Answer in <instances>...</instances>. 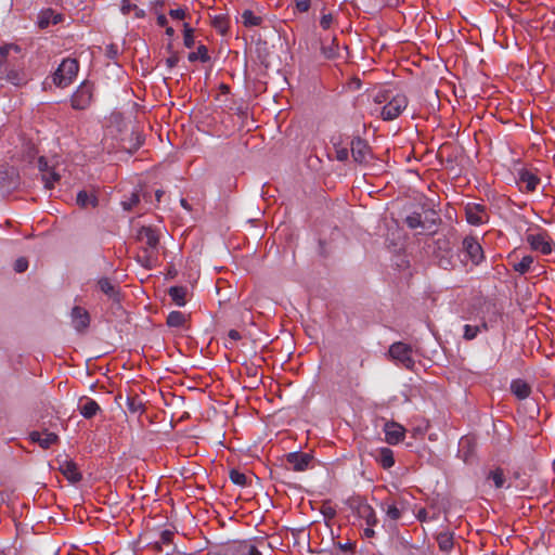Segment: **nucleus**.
Segmentation results:
<instances>
[{
  "instance_id": "6e6d98bb",
  "label": "nucleus",
  "mask_w": 555,
  "mask_h": 555,
  "mask_svg": "<svg viewBox=\"0 0 555 555\" xmlns=\"http://www.w3.org/2000/svg\"><path fill=\"white\" fill-rule=\"evenodd\" d=\"M364 534H365V537L371 538L375 534V532L372 528H366V529H364Z\"/></svg>"
},
{
  "instance_id": "393cba45",
  "label": "nucleus",
  "mask_w": 555,
  "mask_h": 555,
  "mask_svg": "<svg viewBox=\"0 0 555 555\" xmlns=\"http://www.w3.org/2000/svg\"><path fill=\"white\" fill-rule=\"evenodd\" d=\"M171 300L179 307H183L186 302V288L183 286H171L168 291Z\"/></svg>"
},
{
  "instance_id": "603ef678",
  "label": "nucleus",
  "mask_w": 555,
  "mask_h": 555,
  "mask_svg": "<svg viewBox=\"0 0 555 555\" xmlns=\"http://www.w3.org/2000/svg\"><path fill=\"white\" fill-rule=\"evenodd\" d=\"M228 336H229V338H230L231 340H234V341L240 340V339H241V337H242V336H241V334H240V332H238V331H236V330H231V331H229Z\"/></svg>"
},
{
  "instance_id": "e433bc0d",
  "label": "nucleus",
  "mask_w": 555,
  "mask_h": 555,
  "mask_svg": "<svg viewBox=\"0 0 555 555\" xmlns=\"http://www.w3.org/2000/svg\"><path fill=\"white\" fill-rule=\"evenodd\" d=\"M127 408L132 413H142L144 410L143 403L137 398H128Z\"/></svg>"
},
{
  "instance_id": "7c9ffc66",
  "label": "nucleus",
  "mask_w": 555,
  "mask_h": 555,
  "mask_svg": "<svg viewBox=\"0 0 555 555\" xmlns=\"http://www.w3.org/2000/svg\"><path fill=\"white\" fill-rule=\"evenodd\" d=\"M241 20L246 27L258 26L261 23V17L254 14L250 10H245L241 15Z\"/></svg>"
},
{
  "instance_id": "37998d69",
  "label": "nucleus",
  "mask_w": 555,
  "mask_h": 555,
  "mask_svg": "<svg viewBox=\"0 0 555 555\" xmlns=\"http://www.w3.org/2000/svg\"><path fill=\"white\" fill-rule=\"evenodd\" d=\"M28 268V261L26 258H18L14 263V270L18 273L26 271Z\"/></svg>"
},
{
  "instance_id": "72a5a7b5",
  "label": "nucleus",
  "mask_w": 555,
  "mask_h": 555,
  "mask_svg": "<svg viewBox=\"0 0 555 555\" xmlns=\"http://www.w3.org/2000/svg\"><path fill=\"white\" fill-rule=\"evenodd\" d=\"M488 479H491L493 481L494 487L496 489H501L505 486V478H504L503 470L501 468L491 470L488 475Z\"/></svg>"
},
{
  "instance_id": "dca6fc26",
  "label": "nucleus",
  "mask_w": 555,
  "mask_h": 555,
  "mask_svg": "<svg viewBox=\"0 0 555 555\" xmlns=\"http://www.w3.org/2000/svg\"><path fill=\"white\" fill-rule=\"evenodd\" d=\"M374 460L385 469H389L395 465L393 452L391 449L383 447L372 451Z\"/></svg>"
},
{
  "instance_id": "4d7b16f0",
  "label": "nucleus",
  "mask_w": 555,
  "mask_h": 555,
  "mask_svg": "<svg viewBox=\"0 0 555 555\" xmlns=\"http://www.w3.org/2000/svg\"><path fill=\"white\" fill-rule=\"evenodd\" d=\"M166 35L168 37H172L175 35V29L172 27H166Z\"/></svg>"
},
{
  "instance_id": "c03bdc74",
  "label": "nucleus",
  "mask_w": 555,
  "mask_h": 555,
  "mask_svg": "<svg viewBox=\"0 0 555 555\" xmlns=\"http://www.w3.org/2000/svg\"><path fill=\"white\" fill-rule=\"evenodd\" d=\"M333 16L332 14H323L320 20V25L323 29H328L332 25Z\"/></svg>"
},
{
  "instance_id": "f8f14e48",
  "label": "nucleus",
  "mask_w": 555,
  "mask_h": 555,
  "mask_svg": "<svg viewBox=\"0 0 555 555\" xmlns=\"http://www.w3.org/2000/svg\"><path fill=\"white\" fill-rule=\"evenodd\" d=\"M351 155L359 164L366 163L371 158V150L365 141L356 138L351 141Z\"/></svg>"
},
{
  "instance_id": "bb28decb",
  "label": "nucleus",
  "mask_w": 555,
  "mask_h": 555,
  "mask_svg": "<svg viewBox=\"0 0 555 555\" xmlns=\"http://www.w3.org/2000/svg\"><path fill=\"white\" fill-rule=\"evenodd\" d=\"M380 506L382 509L385 512L386 517L392 521H397L402 515L401 511L395 503L385 502L382 503Z\"/></svg>"
},
{
  "instance_id": "09e8293b",
  "label": "nucleus",
  "mask_w": 555,
  "mask_h": 555,
  "mask_svg": "<svg viewBox=\"0 0 555 555\" xmlns=\"http://www.w3.org/2000/svg\"><path fill=\"white\" fill-rule=\"evenodd\" d=\"M349 152L347 149L341 147L336 151V158L340 162H344L348 158Z\"/></svg>"
},
{
  "instance_id": "79ce46f5",
  "label": "nucleus",
  "mask_w": 555,
  "mask_h": 555,
  "mask_svg": "<svg viewBox=\"0 0 555 555\" xmlns=\"http://www.w3.org/2000/svg\"><path fill=\"white\" fill-rule=\"evenodd\" d=\"M11 50L18 52L20 48L15 44H5L0 47V62L7 57Z\"/></svg>"
},
{
  "instance_id": "4468645a",
  "label": "nucleus",
  "mask_w": 555,
  "mask_h": 555,
  "mask_svg": "<svg viewBox=\"0 0 555 555\" xmlns=\"http://www.w3.org/2000/svg\"><path fill=\"white\" fill-rule=\"evenodd\" d=\"M96 285L99 289L108 297V299L115 302L119 301V286L116 281L108 278H101L98 280Z\"/></svg>"
},
{
  "instance_id": "6e6552de",
  "label": "nucleus",
  "mask_w": 555,
  "mask_h": 555,
  "mask_svg": "<svg viewBox=\"0 0 555 555\" xmlns=\"http://www.w3.org/2000/svg\"><path fill=\"white\" fill-rule=\"evenodd\" d=\"M463 250L474 264L480 263L483 259L482 247L475 237L469 236L463 240Z\"/></svg>"
},
{
  "instance_id": "473e14b6",
  "label": "nucleus",
  "mask_w": 555,
  "mask_h": 555,
  "mask_svg": "<svg viewBox=\"0 0 555 555\" xmlns=\"http://www.w3.org/2000/svg\"><path fill=\"white\" fill-rule=\"evenodd\" d=\"M188 59L190 62L201 61L205 63L209 61L208 50L205 46L201 44L196 51L189 54Z\"/></svg>"
},
{
  "instance_id": "9d476101",
  "label": "nucleus",
  "mask_w": 555,
  "mask_h": 555,
  "mask_svg": "<svg viewBox=\"0 0 555 555\" xmlns=\"http://www.w3.org/2000/svg\"><path fill=\"white\" fill-rule=\"evenodd\" d=\"M311 455L300 452H291L286 455V466L294 472H305L309 468Z\"/></svg>"
},
{
  "instance_id": "13d9d810",
  "label": "nucleus",
  "mask_w": 555,
  "mask_h": 555,
  "mask_svg": "<svg viewBox=\"0 0 555 555\" xmlns=\"http://www.w3.org/2000/svg\"><path fill=\"white\" fill-rule=\"evenodd\" d=\"M117 54V51L113 48V46L109 48L108 55L111 57H114Z\"/></svg>"
},
{
  "instance_id": "c85d7f7f",
  "label": "nucleus",
  "mask_w": 555,
  "mask_h": 555,
  "mask_svg": "<svg viewBox=\"0 0 555 555\" xmlns=\"http://www.w3.org/2000/svg\"><path fill=\"white\" fill-rule=\"evenodd\" d=\"M77 204L80 207H87L88 205L96 206L98 199L94 194H89L87 191H80L77 194Z\"/></svg>"
},
{
  "instance_id": "0e129e2a",
  "label": "nucleus",
  "mask_w": 555,
  "mask_h": 555,
  "mask_svg": "<svg viewBox=\"0 0 555 555\" xmlns=\"http://www.w3.org/2000/svg\"><path fill=\"white\" fill-rule=\"evenodd\" d=\"M422 517H425V513L424 512H421L420 515H418V518H422Z\"/></svg>"
},
{
  "instance_id": "ddd939ff",
  "label": "nucleus",
  "mask_w": 555,
  "mask_h": 555,
  "mask_svg": "<svg viewBox=\"0 0 555 555\" xmlns=\"http://www.w3.org/2000/svg\"><path fill=\"white\" fill-rule=\"evenodd\" d=\"M384 431L386 442H388L389 444L399 443L400 441L403 440L405 434L404 427L395 422L386 423Z\"/></svg>"
},
{
  "instance_id": "49530a36",
  "label": "nucleus",
  "mask_w": 555,
  "mask_h": 555,
  "mask_svg": "<svg viewBox=\"0 0 555 555\" xmlns=\"http://www.w3.org/2000/svg\"><path fill=\"white\" fill-rule=\"evenodd\" d=\"M310 7V0H296V8L300 12H307Z\"/></svg>"
},
{
  "instance_id": "a878e982",
  "label": "nucleus",
  "mask_w": 555,
  "mask_h": 555,
  "mask_svg": "<svg viewBox=\"0 0 555 555\" xmlns=\"http://www.w3.org/2000/svg\"><path fill=\"white\" fill-rule=\"evenodd\" d=\"M5 79L14 86H22L27 82V76L23 70L10 69L7 73Z\"/></svg>"
},
{
  "instance_id": "a211bd4d",
  "label": "nucleus",
  "mask_w": 555,
  "mask_h": 555,
  "mask_svg": "<svg viewBox=\"0 0 555 555\" xmlns=\"http://www.w3.org/2000/svg\"><path fill=\"white\" fill-rule=\"evenodd\" d=\"M39 169L42 172V181L44 188L48 190L53 189L55 182H57L60 179V175L54 170L48 169V164L43 160V158L39 159Z\"/></svg>"
},
{
  "instance_id": "0eeeda50",
  "label": "nucleus",
  "mask_w": 555,
  "mask_h": 555,
  "mask_svg": "<svg viewBox=\"0 0 555 555\" xmlns=\"http://www.w3.org/2000/svg\"><path fill=\"white\" fill-rule=\"evenodd\" d=\"M466 220L469 224L480 225L488 220V214L485 205L468 203L465 206Z\"/></svg>"
},
{
  "instance_id": "1a4fd4ad",
  "label": "nucleus",
  "mask_w": 555,
  "mask_h": 555,
  "mask_svg": "<svg viewBox=\"0 0 555 555\" xmlns=\"http://www.w3.org/2000/svg\"><path fill=\"white\" fill-rule=\"evenodd\" d=\"M228 555H261L255 543L250 540L234 541L227 546Z\"/></svg>"
},
{
  "instance_id": "c756f323",
  "label": "nucleus",
  "mask_w": 555,
  "mask_h": 555,
  "mask_svg": "<svg viewBox=\"0 0 555 555\" xmlns=\"http://www.w3.org/2000/svg\"><path fill=\"white\" fill-rule=\"evenodd\" d=\"M533 263L532 256H524L518 262L513 263V268L516 272L520 274L527 273Z\"/></svg>"
},
{
  "instance_id": "4c0bfd02",
  "label": "nucleus",
  "mask_w": 555,
  "mask_h": 555,
  "mask_svg": "<svg viewBox=\"0 0 555 555\" xmlns=\"http://www.w3.org/2000/svg\"><path fill=\"white\" fill-rule=\"evenodd\" d=\"M212 25L221 34H225L228 30L227 18L222 15L215 16L212 20Z\"/></svg>"
},
{
  "instance_id": "4be33fe9",
  "label": "nucleus",
  "mask_w": 555,
  "mask_h": 555,
  "mask_svg": "<svg viewBox=\"0 0 555 555\" xmlns=\"http://www.w3.org/2000/svg\"><path fill=\"white\" fill-rule=\"evenodd\" d=\"M519 182L525 184V188L528 192H532L537 189L540 179L529 170H520Z\"/></svg>"
},
{
  "instance_id": "864d4df0",
  "label": "nucleus",
  "mask_w": 555,
  "mask_h": 555,
  "mask_svg": "<svg viewBox=\"0 0 555 555\" xmlns=\"http://www.w3.org/2000/svg\"><path fill=\"white\" fill-rule=\"evenodd\" d=\"M168 21L167 17L164 14H159L157 16V24L162 27H165L167 25Z\"/></svg>"
},
{
  "instance_id": "de8ad7c7",
  "label": "nucleus",
  "mask_w": 555,
  "mask_h": 555,
  "mask_svg": "<svg viewBox=\"0 0 555 555\" xmlns=\"http://www.w3.org/2000/svg\"><path fill=\"white\" fill-rule=\"evenodd\" d=\"M169 15L176 20H183L185 16V11L183 9H173L169 11Z\"/></svg>"
},
{
  "instance_id": "052dcab7",
  "label": "nucleus",
  "mask_w": 555,
  "mask_h": 555,
  "mask_svg": "<svg viewBox=\"0 0 555 555\" xmlns=\"http://www.w3.org/2000/svg\"><path fill=\"white\" fill-rule=\"evenodd\" d=\"M162 195H163V191H159V190H158V191H156V197H157V199H159Z\"/></svg>"
},
{
  "instance_id": "58836bf2",
  "label": "nucleus",
  "mask_w": 555,
  "mask_h": 555,
  "mask_svg": "<svg viewBox=\"0 0 555 555\" xmlns=\"http://www.w3.org/2000/svg\"><path fill=\"white\" fill-rule=\"evenodd\" d=\"M230 479L233 483H235L237 486H245V483H246L245 474H243L236 469H232L230 472Z\"/></svg>"
},
{
  "instance_id": "2eb2a0df",
  "label": "nucleus",
  "mask_w": 555,
  "mask_h": 555,
  "mask_svg": "<svg viewBox=\"0 0 555 555\" xmlns=\"http://www.w3.org/2000/svg\"><path fill=\"white\" fill-rule=\"evenodd\" d=\"M70 318L73 326L78 332L86 330L90 324L89 313L81 307H74L72 309Z\"/></svg>"
},
{
  "instance_id": "a18cd8bd",
  "label": "nucleus",
  "mask_w": 555,
  "mask_h": 555,
  "mask_svg": "<svg viewBox=\"0 0 555 555\" xmlns=\"http://www.w3.org/2000/svg\"><path fill=\"white\" fill-rule=\"evenodd\" d=\"M133 9H137L135 4H132L129 0H124L121 3V12L124 14H129L133 11Z\"/></svg>"
},
{
  "instance_id": "f03ea898",
  "label": "nucleus",
  "mask_w": 555,
  "mask_h": 555,
  "mask_svg": "<svg viewBox=\"0 0 555 555\" xmlns=\"http://www.w3.org/2000/svg\"><path fill=\"white\" fill-rule=\"evenodd\" d=\"M79 65L75 59L63 60L53 75V82L61 88L69 86L76 77Z\"/></svg>"
},
{
  "instance_id": "423d86ee",
  "label": "nucleus",
  "mask_w": 555,
  "mask_h": 555,
  "mask_svg": "<svg viewBox=\"0 0 555 555\" xmlns=\"http://www.w3.org/2000/svg\"><path fill=\"white\" fill-rule=\"evenodd\" d=\"M92 100V88L89 83L82 82L72 95V106L75 109H86Z\"/></svg>"
},
{
  "instance_id": "20e7f679",
  "label": "nucleus",
  "mask_w": 555,
  "mask_h": 555,
  "mask_svg": "<svg viewBox=\"0 0 555 555\" xmlns=\"http://www.w3.org/2000/svg\"><path fill=\"white\" fill-rule=\"evenodd\" d=\"M408 106V99L404 94L392 95L383 106L380 115L384 120L397 118Z\"/></svg>"
},
{
  "instance_id": "39448f33",
  "label": "nucleus",
  "mask_w": 555,
  "mask_h": 555,
  "mask_svg": "<svg viewBox=\"0 0 555 555\" xmlns=\"http://www.w3.org/2000/svg\"><path fill=\"white\" fill-rule=\"evenodd\" d=\"M526 241L531 249L542 255H550L553 250V241L548 237L546 232L528 233Z\"/></svg>"
},
{
  "instance_id": "412c9836",
  "label": "nucleus",
  "mask_w": 555,
  "mask_h": 555,
  "mask_svg": "<svg viewBox=\"0 0 555 555\" xmlns=\"http://www.w3.org/2000/svg\"><path fill=\"white\" fill-rule=\"evenodd\" d=\"M511 390L519 400L527 399L531 393V387L522 379H514L511 383Z\"/></svg>"
},
{
  "instance_id": "c9c22d12",
  "label": "nucleus",
  "mask_w": 555,
  "mask_h": 555,
  "mask_svg": "<svg viewBox=\"0 0 555 555\" xmlns=\"http://www.w3.org/2000/svg\"><path fill=\"white\" fill-rule=\"evenodd\" d=\"M405 222L410 229H417L423 225L422 217L417 212L408 216Z\"/></svg>"
},
{
  "instance_id": "7ed1b4c3",
  "label": "nucleus",
  "mask_w": 555,
  "mask_h": 555,
  "mask_svg": "<svg viewBox=\"0 0 555 555\" xmlns=\"http://www.w3.org/2000/svg\"><path fill=\"white\" fill-rule=\"evenodd\" d=\"M389 356L393 361L405 369L411 370L414 367L413 349L410 345L401 341L393 343L389 348Z\"/></svg>"
},
{
  "instance_id": "6ab92c4d",
  "label": "nucleus",
  "mask_w": 555,
  "mask_h": 555,
  "mask_svg": "<svg viewBox=\"0 0 555 555\" xmlns=\"http://www.w3.org/2000/svg\"><path fill=\"white\" fill-rule=\"evenodd\" d=\"M78 410L85 418L93 417L101 409L100 405L90 398H83L79 401Z\"/></svg>"
},
{
  "instance_id": "8fccbe9b",
  "label": "nucleus",
  "mask_w": 555,
  "mask_h": 555,
  "mask_svg": "<svg viewBox=\"0 0 555 555\" xmlns=\"http://www.w3.org/2000/svg\"><path fill=\"white\" fill-rule=\"evenodd\" d=\"M391 96L387 92L377 93L374 98V101L378 104L387 102Z\"/></svg>"
},
{
  "instance_id": "9b49d317",
  "label": "nucleus",
  "mask_w": 555,
  "mask_h": 555,
  "mask_svg": "<svg viewBox=\"0 0 555 555\" xmlns=\"http://www.w3.org/2000/svg\"><path fill=\"white\" fill-rule=\"evenodd\" d=\"M59 470L72 483L78 482L81 479V474L78 470L76 463L67 457L59 459Z\"/></svg>"
},
{
  "instance_id": "5701e85b",
  "label": "nucleus",
  "mask_w": 555,
  "mask_h": 555,
  "mask_svg": "<svg viewBox=\"0 0 555 555\" xmlns=\"http://www.w3.org/2000/svg\"><path fill=\"white\" fill-rule=\"evenodd\" d=\"M173 537V532L170 530H163L159 534V539L156 540L153 544H151V550H155L158 552L163 551V546H167V548H170V551L173 550L171 546V540Z\"/></svg>"
},
{
  "instance_id": "f3484780",
  "label": "nucleus",
  "mask_w": 555,
  "mask_h": 555,
  "mask_svg": "<svg viewBox=\"0 0 555 555\" xmlns=\"http://www.w3.org/2000/svg\"><path fill=\"white\" fill-rule=\"evenodd\" d=\"M29 438L33 442H37L41 448L48 449L52 444L56 443L59 440V437L54 433L49 431H33L29 434Z\"/></svg>"
},
{
  "instance_id": "5fc2aeb1",
  "label": "nucleus",
  "mask_w": 555,
  "mask_h": 555,
  "mask_svg": "<svg viewBox=\"0 0 555 555\" xmlns=\"http://www.w3.org/2000/svg\"><path fill=\"white\" fill-rule=\"evenodd\" d=\"M133 12H134L135 17H138V18H142L145 15L144 11L142 9H139L138 7H137V9H133Z\"/></svg>"
},
{
  "instance_id": "f704fd0d",
  "label": "nucleus",
  "mask_w": 555,
  "mask_h": 555,
  "mask_svg": "<svg viewBox=\"0 0 555 555\" xmlns=\"http://www.w3.org/2000/svg\"><path fill=\"white\" fill-rule=\"evenodd\" d=\"M481 328L487 330L486 323L481 326L466 324L464 326V338L467 340L474 339L480 333Z\"/></svg>"
},
{
  "instance_id": "ea45409f",
  "label": "nucleus",
  "mask_w": 555,
  "mask_h": 555,
  "mask_svg": "<svg viewBox=\"0 0 555 555\" xmlns=\"http://www.w3.org/2000/svg\"><path fill=\"white\" fill-rule=\"evenodd\" d=\"M184 46L186 48H192L194 46V36L193 29L189 26V24H184Z\"/></svg>"
},
{
  "instance_id": "aec40b11",
  "label": "nucleus",
  "mask_w": 555,
  "mask_h": 555,
  "mask_svg": "<svg viewBox=\"0 0 555 555\" xmlns=\"http://www.w3.org/2000/svg\"><path fill=\"white\" fill-rule=\"evenodd\" d=\"M62 21V17L60 14H56L53 10L47 9L42 10L38 15V26L40 28H47L49 25L57 24Z\"/></svg>"
},
{
  "instance_id": "b1692460",
  "label": "nucleus",
  "mask_w": 555,
  "mask_h": 555,
  "mask_svg": "<svg viewBox=\"0 0 555 555\" xmlns=\"http://www.w3.org/2000/svg\"><path fill=\"white\" fill-rule=\"evenodd\" d=\"M440 551L449 553L453 548L454 534L451 531H441L437 534Z\"/></svg>"
},
{
  "instance_id": "a19ab883",
  "label": "nucleus",
  "mask_w": 555,
  "mask_h": 555,
  "mask_svg": "<svg viewBox=\"0 0 555 555\" xmlns=\"http://www.w3.org/2000/svg\"><path fill=\"white\" fill-rule=\"evenodd\" d=\"M140 202V197L137 193H132L131 196L126 199V201H122L121 202V205H122V208L125 210H130L132 209L138 203Z\"/></svg>"
},
{
  "instance_id": "3c124183",
  "label": "nucleus",
  "mask_w": 555,
  "mask_h": 555,
  "mask_svg": "<svg viewBox=\"0 0 555 555\" xmlns=\"http://www.w3.org/2000/svg\"><path fill=\"white\" fill-rule=\"evenodd\" d=\"M178 61L179 59L177 55H171L166 60V64L168 65V67L172 68L178 64Z\"/></svg>"
},
{
  "instance_id": "cd10ccee",
  "label": "nucleus",
  "mask_w": 555,
  "mask_h": 555,
  "mask_svg": "<svg viewBox=\"0 0 555 555\" xmlns=\"http://www.w3.org/2000/svg\"><path fill=\"white\" fill-rule=\"evenodd\" d=\"M359 513L361 517L365 519L369 526H375L377 524L375 512L370 505L362 504L359 508Z\"/></svg>"
},
{
  "instance_id": "2f4dec72",
  "label": "nucleus",
  "mask_w": 555,
  "mask_h": 555,
  "mask_svg": "<svg viewBox=\"0 0 555 555\" xmlns=\"http://www.w3.org/2000/svg\"><path fill=\"white\" fill-rule=\"evenodd\" d=\"M185 323V315L180 311H171L167 317V325L181 327Z\"/></svg>"
},
{
  "instance_id": "bf43d9fd",
  "label": "nucleus",
  "mask_w": 555,
  "mask_h": 555,
  "mask_svg": "<svg viewBox=\"0 0 555 555\" xmlns=\"http://www.w3.org/2000/svg\"><path fill=\"white\" fill-rule=\"evenodd\" d=\"M386 3H387V5L392 7V5H396L398 3V0H387Z\"/></svg>"
},
{
  "instance_id": "e2e57ef3",
  "label": "nucleus",
  "mask_w": 555,
  "mask_h": 555,
  "mask_svg": "<svg viewBox=\"0 0 555 555\" xmlns=\"http://www.w3.org/2000/svg\"><path fill=\"white\" fill-rule=\"evenodd\" d=\"M422 517H425V513L424 512H421L420 515H418V518H422Z\"/></svg>"
},
{
  "instance_id": "680f3d73",
  "label": "nucleus",
  "mask_w": 555,
  "mask_h": 555,
  "mask_svg": "<svg viewBox=\"0 0 555 555\" xmlns=\"http://www.w3.org/2000/svg\"><path fill=\"white\" fill-rule=\"evenodd\" d=\"M181 204L183 207H186V201L185 199H181Z\"/></svg>"
},
{
  "instance_id": "f257e3e1",
  "label": "nucleus",
  "mask_w": 555,
  "mask_h": 555,
  "mask_svg": "<svg viewBox=\"0 0 555 555\" xmlns=\"http://www.w3.org/2000/svg\"><path fill=\"white\" fill-rule=\"evenodd\" d=\"M140 242L145 244L143 255L139 256V260L146 268H151L156 260L157 247L159 243L158 234L151 227H142L137 234Z\"/></svg>"
}]
</instances>
